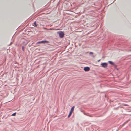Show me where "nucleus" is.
I'll list each match as a JSON object with an SVG mask.
<instances>
[{
    "label": "nucleus",
    "mask_w": 131,
    "mask_h": 131,
    "mask_svg": "<svg viewBox=\"0 0 131 131\" xmlns=\"http://www.w3.org/2000/svg\"><path fill=\"white\" fill-rule=\"evenodd\" d=\"M89 54H93V53L92 52H90V53H89Z\"/></svg>",
    "instance_id": "12"
},
{
    "label": "nucleus",
    "mask_w": 131,
    "mask_h": 131,
    "mask_svg": "<svg viewBox=\"0 0 131 131\" xmlns=\"http://www.w3.org/2000/svg\"><path fill=\"white\" fill-rule=\"evenodd\" d=\"M49 30H54V29H53V28H51L49 29Z\"/></svg>",
    "instance_id": "11"
},
{
    "label": "nucleus",
    "mask_w": 131,
    "mask_h": 131,
    "mask_svg": "<svg viewBox=\"0 0 131 131\" xmlns=\"http://www.w3.org/2000/svg\"><path fill=\"white\" fill-rule=\"evenodd\" d=\"M124 124L122 126H120V128H122V127L124 126Z\"/></svg>",
    "instance_id": "10"
},
{
    "label": "nucleus",
    "mask_w": 131,
    "mask_h": 131,
    "mask_svg": "<svg viewBox=\"0 0 131 131\" xmlns=\"http://www.w3.org/2000/svg\"><path fill=\"white\" fill-rule=\"evenodd\" d=\"M22 50H24L23 47H22Z\"/></svg>",
    "instance_id": "13"
},
{
    "label": "nucleus",
    "mask_w": 131,
    "mask_h": 131,
    "mask_svg": "<svg viewBox=\"0 0 131 131\" xmlns=\"http://www.w3.org/2000/svg\"><path fill=\"white\" fill-rule=\"evenodd\" d=\"M16 113H15L13 114L11 116H15L16 115Z\"/></svg>",
    "instance_id": "8"
},
{
    "label": "nucleus",
    "mask_w": 131,
    "mask_h": 131,
    "mask_svg": "<svg viewBox=\"0 0 131 131\" xmlns=\"http://www.w3.org/2000/svg\"><path fill=\"white\" fill-rule=\"evenodd\" d=\"M34 24L35 25V27H37V25L36 22H35L34 23Z\"/></svg>",
    "instance_id": "9"
},
{
    "label": "nucleus",
    "mask_w": 131,
    "mask_h": 131,
    "mask_svg": "<svg viewBox=\"0 0 131 131\" xmlns=\"http://www.w3.org/2000/svg\"><path fill=\"white\" fill-rule=\"evenodd\" d=\"M109 63L111 64V65H113V62H112L111 61H109L108 62Z\"/></svg>",
    "instance_id": "7"
},
{
    "label": "nucleus",
    "mask_w": 131,
    "mask_h": 131,
    "mask_svg": "<svg viewBox=\"0 0 131 131\" xmlns=\"http://www.w3.org/2000/svg\"><path fill=\"white\" fill-rule=\"evenodd\" d=\"M58 33L59 34V37L61 38H63L64 36V32L62 31H59Z\"/></svg>",
    "instance_id": "1"
},
{
    "label": "nucleus",
    "mask_w": 131,
    "mask_h": 131,
    "mask_svg": "<svg viewBox=\"0 0 131 131\" xmlns=\"http://www.w3.org/2000/svg\"><path fill=\"white\" fill-rule=\"evenodd\" d=\"M75 108V106H73L71 109V110H70V112L71 113H72L74 110V108Z\"/></svg>",
    "instance_id": "5"
},
{
    "label": "nucleus",
    "mask_w": 131,
    "mask_h": 131,
    "mask_svg": "<svg viewBox=\"0 0 131 131\" xmlns=\"http://www.w3.org/2000/svg\"><path fill=\"white\" fill-rule=\"evenodd\" d=\"M90 70V68L88 67H85L84 68V70L85 71H89Z\"/></svg>",
    "instance_id": "4"
},
{
    "label": "nucleus",
    "mask_w": 131,
    "mask_h": 131,
    "mask_svg": "<svg viewBox=\"0 0 131 131\" xmlns=\"http://www.w3.org/2000/svg\"><path fill=\"white\" fill-rule=\"evenodd\" d=\"M102 66L104 68H106L107 67V64L106 63H102L101 64Z\"/></svg>",
    "instance_id": "2"
},
{
    "label": "nucleus",
    "mask_w": 131,
    "mask_h": 131,
    "mask_svg": "<svg viewBox=\"0 0 131 131\" xmlns=\"http://www.w3.org/2000/svg\"><path fill=\"white\" fill-rule=\"evenodd\" d=\"M48 43V41H43L38 42L37 43Z\"/></svg>",
    "instance_id": "3"
},
{
    "label": "nucleus",
    "mask_w": 131,
    "mask_h": 131,
    "mask_svg": "<svg viewBox=\"0 0 131 131\" xmlns=\"http://www.w3.org/2000/svg\"><path fill=\"white\" fill-rule=\"evenodd\" d=\"M72 113L70 112L69 115H68V118H69L71 116Z\"/></svg>",
    "instance_id": "6"
},
{
    "label": "nucleus",
    "mask_w": 131,
    "mask_h": 131,
    "mask_svg": "<svg viewBox=\"0 0 131 131\" xmlns=\"http://www.w3.org/2000/svg\"><path fill=\"white\" fill-rule=\"evenodd\" d=\"M45 29H47L46 28H44Z\"/></svg>",
    "instance_id": "14"
}]
</instances>
